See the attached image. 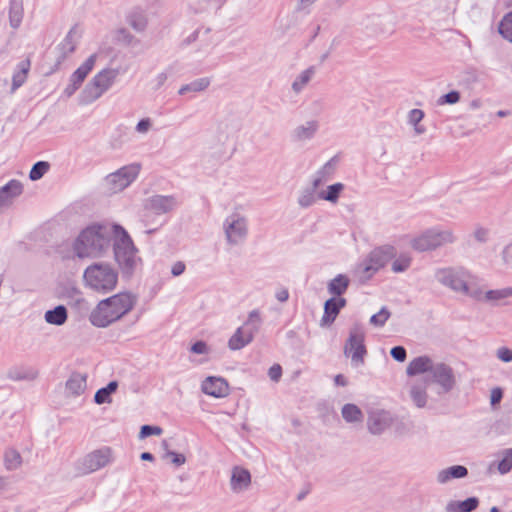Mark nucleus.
<instances>
[{
	"label": "nucleus",
	"mask_w": 512,
	"mask_h": 512,
	"mask_svg": "<svg viewBox=\"0 0 512 512\" xmlns=\"http://www.w3.org/2000/svg\"><path fill=\"white\" fill-rule=\"evenodd\" d=\"M512 297V287H505L501 289L483 291L482 289L475 287L471 293V298L497 305L503 300Z\"/></svg>",
	"instance_id": "obj_16"
},
{
	"label": "nucleus",
	"mask_w": 512,
	"mask_h": 512,
	"mask_svg": "<svg viewBox=\"0 0 512 512\" xmlns=\"http://www.w3.org/2000/svg\"><path fill=\"white\" fill-rule=\"evenodd\" d=\"M251 483V475L248 470L235 467L232 470L230 485L234 492L246 490Z\"/></svg>",
	"instance_id": "obj_24"
},
{
	"label": "nucleus",
	"mask_w": 512,
	"mask_h": 512,
	"mask_svg": "<svg viewBox=\"0 0 512 512\" xmlns=\"http://www.w3.org/2000/svg\"><path fill=\"white\" fill-rule=\"evenodd\" d=\"M318 130V122L315 120L307 121L303 125L297 126L293 130V138L297 141L311 139Z\"/></svg>",
	"instance_id": "obj_29"
},
{
	"label": "nucleus",
	"mask_w": 512,
	"mask_h": 512,
	"mask_svg": "<svg viewBox=\"0 0 512 512\" xmlns=\"http://www.w3.org/2000/svg\"><path fill=\"white\" fill-rule=\"evenodd\" d=\"M390 315V311L386 307H382L378 313L371 316L370 324L376 327H382L385 325Z\"/></svg>",
	"instance_id": "obj_47"
},
{
	"label": "nucleus",
	"mask_w": 512,
	"mask_h": 512,
	"mask_svg": "<svg viewBox=\"0 0 512 512\" xmlns=\"http://www.w3.org/2000/svg\"><path fill=\"white\" fill-rule=\"evenodd\" d=\"M339 312L340 310L335 304V297L328 299L324 304V314L320 321L321 326L331 325L335 321Z\"/></svg>",
	"instance_id": "obj_34"
},
{
	"label": "nucleus",
	"mask_w": 512,
	"mask_h": 512,
	"mask_svg": "<svg viewBox=\"0 0 512 512\" xmlns=\"http://www.w3.org/2000/svg\"><path fill=\"white\" fill-rule=\"evenodd\" d=\"M410 397L418 408H424L428 398L426 387L423 384H413L410 388Z\"/></svg>",
	"instance_id": "obj_39"
},
{
	"label": "nucleus",
	"mask_w": 512,
	"mask_h": 512,
	"mask_svg": "<svg viewBox=\"0 0 512 512\" xmlns=\"http://www.w3.org/2000/svg\"><path fill=\"white\" fill-rule=\"evenodd\" d=\"M185 268L186 266L182 261H177L173 264L171 268V274L175 277L180 276L185 271Z\"/></svg>",
	"instance_id": "obj_59"
},
{
	"label": "nucleus",
	"mask_w": 512,
	"mask_h": 512,
	"mask_svg": "<svg viewBox=\"0 0 512 512\" xmlns=\"http://www.w3.org/2000/svg\"><path fill=\"white\" fill-rule=\"evenodd\" d=\"M227 242L231 245H237L244 241L248 234L247 219L238 214L229 215L223 224Z\"/></svg>",
	"instance_id": "obj_13"
},
{
	"label": "nucleus",
	"mask_w": 512,
	"mask_h": 512,
	"mask_svg": "<svg viewBox=\"0 0 512 512\" xmlns=\"http://www.w3.org/2000/svg\"><path fill=\"white\" fill-rule=\"evenodd\" d=\"M344 190V185L342 183H335L327 187L326 191H322L319 194V198L329 201L331 203H336L340 196V193Z\"/></svg>",
	"instance_id": "obj_42"
},
{
	"label": "nucleus",
	"mask_w": 512,
	"mask_h": 512,
	"mask_svg": "<svg viewBox=\"0 0 512 512\" xmlns=\"http://www.w3.org/2000/svg\"><path fill=\"white\" fill-rule=\"evenodd\" d=\"M350 280L344 274H338L327 285L328 292L333 296H341L349 287Z\"/></svg>",
	"instance_id": "obj_32"
},
{
	"label": "nucleus",
	"mask_w": 512,
	"mask_h": 512,
	"mask_svg": "<svg viewBox=\"0 0 512 512\" xmlns=\"http://www.w3.org/2000/svg\"><path fill=\"white\" fill-rule=\"evenodd\" d=\"M201 390L209 396L223 398L229 394V385L222 377L209 376L202 382Z\"/></svg>",
	"instance_id": "obj_17"
},
{
	"label": "nucleus",
	"mask_w": 512,
	"mask_h": 512,
	"mask_svg": "<svg viewBox=\"0 0 512 512\" xmlns=\"http://www.w3.org/2000/svg\"><path fill=\"white\" fill-rule=\"evenodd\" d=\"M430 375L432 382L438 384L443 393H449L456 385L454 371L445 363H435Z\"/></svg>",
	"instance_id": "obj_14"
},
{
	"label": "nucleus",
	"mask_w": 512,
	"mask_h": 512,
	"mask_svg": "<svg viewBox=\"0 0 512 512\" xmlns=\"http://www.w3.org/2000/svg\"><path fill=\"white\" fill-rule=\"evenodd\" d=\"M502 396H503L502 390L500 388H494L491 391V398H490L491 404L495 405V404L499 403L502 399Z\"/></svg>",
	"instance_id": "obj_60"
},
{
	"label": "nucleus",
	"mask_w": 512,
	"mask_h": 512,
	"mask_svg": "<svg viewBox=\"0 0 512 512\" xmlns=\"http://www.w3.org/2000/svg\"><path fill=\"white\" fill-rule=\"evenodd\" d=\"M496 356L502 362L508 363L512 361V349L508 347H500L496 351Z\"/></svg>",
	"instance_id": "obj_53"
},
{
	"label": "nucleus",
	"mask_w": 512,
	"mask_h": 512,
	"mask_svg": "<svg viewBox=\"0 0 512 512\" xmlns=\"http://www.w3.org/2000/svg\"><path fill=\"white\" fill-rule=\"evenodd\" d=\"M268 376L272 381L278 382L282 376V367L279 364L272 365L268 370Z\"/></svg>",
	"instance_id": "obj_56"
},
{
	"label": "nucleus",
	"mask_w": 512,
	"mask_h": 512,
	"mask_svg": "<svg viewBox=\"0 0 512 512\" xmlns=\"http://www.w3.org/2000/svg\"><path fill=\"white\" fill-rule=\"evenodd\" d=\"M435 363L428 356H419L411 360L406 368L408 376H415L423 373H431Z\"/></svg>",
	"instance_id": "obj_22"
},
{
	"label": "nucleus",
	"mask_w": 512,
	"mask_h": 512,
	"mask_svg": "<svg viewBox=\"0 0 512 512\" xmlns=\"http://www.w3.org/2000/svg\"><path fill=\"white\" fill-rule=\"evenodd\" d=\"M191 352L195 354H207L209 353V347L204 341H197L191 346Z\"/></svg>",
	"instance_id": "obj_57"
},
{
	"label": "nucleus",
	"mask_w": 512,
	"mask_h": 512,
	"mask_svg": "<svg viewBox=\"0 0 512 512\" xmlns=\"http://www.w3.org/2000/svg\"><path fill=\"white\" fill-rule=\"evenodd\" d=\"M317 0H297V10H305L314 4Z\"/></svg>",
	"instance_id": "obj_64"
},
{
	"label": "nucleus",
	"mask_w": 512,
	"mask_h": 512,
	"mask_svg": "<svg viewBox=\"0 0 512 512\" xmlns=\"http://www.w3.org/2000/svg\"><path fill=\"white\" fill-rule=\"evenodd\" d=\"M315 74V68L313 66L302 71L293 81L292 90L298 94L300 93L310 82Z\"/></svg>",
	"instance_id": "obj_38"
},
{
	"label": "nucleus",
	"mask_w": 512,
	"mask_h": 512,
	"mask_svg": "<svg viewBox=\"0 0 512 512\" xmlns=\"http://www.w3.org/2000/svg\"><path fill=\"white\" fill-rule=\"evenodd\" d=\"M499 33L512 43V12L504 16L499 24Z\"/></svg>",
	"instance_id": "obj_44"
},
{
	"label": "nucleus",
	"mask_w": 512,
	"mask_h": 512,
	"mask_svg": "<svg viewBox=\"0 0 512 512\" xmlns=\"http://www.w3.org/2000/svg\"><path fill=\"white\" fill-rule=\"evenodd\" d=\"M377 271L379 270L371 265V263H368L366 259L358 268V273L363 280H369Z\"/></svg>",
	"instance_id": "obj_48"
},
{
	"label": "nucleus",
	"mask_w": 512,
	"mask_h": 512,
	"mask_svg": "<svg viewBox=\"0 0 512 512\" xmlns=\"http://www.w3.org/2000/svg\"><path fill=\"white\" fill-rule=\"evenodd\" d=\"M162 431V428L159 426L143 425L139 432V438L144 439L151 435H160Z\"/></svg>",
	"instance_id": "obj_51"
},
{
	"label": "nucleus",
	"mask_w": 512,
	"mask_h": 512,
	"mask_svg": "<svg viewBox=\"0 0 512 512\" xmlns=\"http://www.w3.org/2000/svg\"><path fill=\"white\" fill-rule=\"evenodd\" d=\"M23 2L22 0H10L9 23L14 29H17L23 19Z\"/></svg>",
	"instance_id": "obj_33"
},
{
	"label": "nucleus",
	"mask_w": 512,
	"mask_h": 512,
	"mask_svg": "<svg viewBox=\"0 0 512 512\" xmlns=\"http://www.w3.org/2000/svg\"><path fill=\"white\" fill-rule=\"evenodd\" d=\"M50 169V164L46 161H38L30 170L29 178L32 181H36L41 179Z\"/></svg>",
	"instance_id": "obj_43"
},
{
	"label": "nucleus",
	"mask_w": 512,
	"mask_h": 512,
	"mask_svg": "<svg viewBox=\"0 0 512 512\" xmlns=\"http://www.w3.org/2000/svg\"><path fill=\"white\" fill-rule=\"evenodd\" d=\"M317 189L318 188H314V186L312 185L311 187L305 188L300 192L297 202L301 208H308L316 202Z\"/></svg>",
	"instance_id": "obj_41"
},
{
	"label": "nucleus",
	"mask_w": 512,
	"mask_h": 512,
	"mask_svg": "<svg viewBox=\"0 0 512 512\" xmlns=\"http://www.w3.org/2000/svg\"><path fill=\"white\" fill-rule=\"evenodd\" d=\"M424 118V112L421 109H412L408 115L409 124H417Z\"/></svg>",
	"instance_id": "obj_55"
},
{
	"label": "nucleus",
	"mask_w": 512,
	"mask_h": 512,
	"mask_svg": "<svg viewBox=\"0 0 512 512\" xmlns=\"http://www.w3.org/2000/svg\"><path fill=\"white\" fill-rule=\"evenodd\" d=\"M87 387V375L73 372L65 384V391L68 396L77 397L83 394Z\"/></svg>",
	"instance_id": "obj_20"
},
{
	"label": "nucleus",
	"mask_w": 512,
	"mask_h": 512,
	"mask_svg": "<svg viewBox=\"0 0 512 512\" xmlns=\"http://www.w3.org/2000/svg\"><path fill=\"white\" fill-rule=\"evenodd\" d=\"M119 225H92L84 229L73 244L75 254L79 258L100 257L112 245L118 235Z\"/></svg>",
	"instance_id": "obj_1"
},
{
	"label": "nucleus",
	"mask_w": 512,
	"mask_h": 512,
	"mask_svg": "<svg viewBox=\"0 0 512 512\" xmlns=\"http://www.w3.org/2000/svg\"><path fill=\"white\" fill-rule=\"evenodd\" d=\"M364 341L363 327L360 324H354L349 331V337L344 346V354L351 357L354 366H360L364 363V357L367 353Z\"/></svg>",
	"instance_id": "obj_11"
},
{
	"label": "nucleus",
	"mask_w": 512,
	"mask_h": 512,
	"mask_svg": "<svg viewBox=\"0 0 512 512\" xmlns=\"http://www.w3.org/2000/svg\"><path fill=\"white\" fill-rule=\"evenodd\" d=\"M179 205V201L174 195H153L145 199L143 203V221L147 226L150 223V217L160 216L174 211Z\"/></svg>",
	"instance_id": "obj_9"
},
{
	"label": "nucleus",
	"mask_w": 512,
	"mask_h": 512,
	"mask_svg": "<svg viewBox=\"0 0 512 512\" xmlns=\"http://www.w3.org/2000/svg\"><path fill=\"white\" fill-rule=\"evenodd\" d=\"M395 248L391 245H385L375 248L367 256L366 260L376 269L380 270L385 264L395 256Z\"/></svg>",
	"instance_id": "obj_19"
},
{
	"label": "nucleus",
	"mask_w": 512,
	"mask_h": 512,
	"mask_svg": "<svg viewBox=\"0 0 512 512\" xmlns=\"http://www.w3.org/2000/svg\"><path fill=\"white\" fill-rule=\"evenodd\" d=\"M261 317L258 310L249 313L246 322L239 327L228 341V347L233 350H240L254 339L255 334L261 326Z\"/></svg>",
	"instance_id": "obj_8"
},
{
	"label": "nucleus",
	"mask_w": 512,
	"mask_h": 512,
	"mask_svg": "<svg viewBox=\"0 0 512 512\" xmlns=\"http://www.w3.org/2000/svg\"><path fill=\"white\" fill-rule=\"evenodd\" d=\"M68 318L67 309L64 305H58L52 310H48L44 314V319L48 324L61 326Z\"/></svg>",
	"instance_id": "obj_31"
},
{
	"label": "nucleus",
	"mask_w": 512,
	"mask_h": 512,
	"mask_svg": "<svg viewBox=\"0 0 512 512\" xmlns=\"http://www.w3.org/2000/svg\"><path fill=\"white\" fill-rule=\"evenodd\" d=\"M113 460V451L110 447H102L91 451L82 457L76 466V469L81 475H88L94 473L107 465Z\"/></svg>",
	"instance_id": "obj_10"
},
{
	"label": "nucleus",
	"mask_w": 512,
	"mask_h": 512,
	"mask_svg": "<svg viewBox=\"0 0 512 512\" xmlns=\"http://www.w3.org/2000/svg\"><path fill=\"white\" fill-rule=\"evenodd\" d=\"M457 236L451 228L432 227L413 237L410 246L418 252L435 251L443 246L452 245Z\"/></svg>",
	"instance_id": "obj_5"
},
{
	"label": "nucleus",
	"mask_w": 512,
	"mask_h": 512,
	"mask_svg": "<svg viewBox=\"0 0 512 512\" xmlns=\"http://www.w3.org/2000/svg\"><path fill=\"white\" fill-rule=\"evenodd\" d=\"M3 461L6 470L14 471L22 465V456L16 449L9 448L4 452Z\"/></svg>",
	"instance_id": "obj_36"
},
{
	"label": "nucleus",
	"mask_w": 512,
	"mask_h": 512,
	"mask_svg": "<svg viewBox=\"0 0 512 512\" xmlns=\"http://www.w3.org/2000/svg\"><path fill=\"white\" fill-rule=\"evenodd\" d=\"M151 120L149 118H144L140 120L136 125V131L141 134H145L151 128Z\"/></svg>",
	"instance_id": "obj_58"
},
{
	"label": "nucleus",
	"mask_w": 512,
	"mask_h": 512,
	"mask_svg": "<svg viewBox=\"0 0 512 512\" xmlns=\"http://www.w3.org/2000/svg\"><path fill=\"white\" fill-rule=\"evenodd\" d=\"M209 85H210L209 78H206V77L199 78V79H196L188 84L181 86V88L178 91V94L185 95L189 92H194V93L202 92V91L206 90Z\"/></svg>",
	"instance_id": "obj_40"
},
{
	"label": "nucleus",
	"mask_w": 512,
	"mask_h": 512,
	"mask_svg": "<svg viewBox=\"0 0 512 512\" xmlns=\"http://www.w3.org/2000/svg\"><path fill=\"white\" fill-rule=\"evenodd\" d=\"M167 79H168V75H167V73H165V72H161V73H159V74L156 76V78H155V83H156V84H155V88H156V89H158V88H160L161 86H163V85H164V83L167 81Z\"/></svg>",
	"instance_id": "obj_62"
},
{
	"label": "nucleus",
	"mask_w": 512,
	"mask_h": 512,
	"mask_svg": "<svg viewBox=\"0 0 512 512\" xmlns=\"http://www.w3.org/2000/svg\"><path fill=\"white\" fill-rule=\"evenodd\" d=\"M23 191V185L18 180H10L6 185L0 188V213L9 207L13 200Z\"/></svg>",
	"instance_id": "obj_18"
},
{
	"label": "nucleus",
	"mask_w": 512,
	"mask_h": 512,
	"mask_svg": "<svg viewBox=\"0 0 512 512\" xmlns=\"http://www.w3.org/2000/svg\"><path fill=\"white\" fill-rule=\"evenodd\" d=\"M118 75V69L101 70L81 92L80 103L87 105L100 98L112 86Z\"/></svg>",
	"instance_id": "obj_7"
},
{
	"label": "nucleus",
	"mask_w": 512,
	"mask_h": 512,
	"mask_svg": "<svg viewBox=\"0 0 512 512\" xmlns=\"http://www.w3.org/2000/svg\"><path fill=\"white\" fill-rule=\"evenodd\" d=\"M343 419L348 423H360L363 421L364 415L361 409L355 404H345L341 409Z\"/></svg>",
	"instance_id": "obj_35"
},
{
	"label": "nucleus",
	"mask_w": 512,
	"mask_h": 512,
	"mask_svg": "<svg viewBox=\"0 0 512 512\" xmlns=\"http://www.w3.org/2000/svg\"><path fill=\"white\" fill-rule=\"evenodd\" d=\"M126 22L129 26L138 33H142L146 30L148 25V18L144 10L136 7L131 9L126 14Z\"/></svg>",
	"instance_id": "obj_23"
},
{
	"label": "nucleus",
	"mask_w": 512,
	"mask_h": 512,
	"mask_svg": "<svg viewBox=\"0 0 512 512\" xmlns=\"http://www.w3.org/2000/svg\"><path fill=\"white\" fill-rule=\"evenodd\" d=\"M512 469V448L506 449L503 452V458L498 463V471L501 474H506Z\"/></svg>",
	"instance_id": "obj_46"
},
{
	"label": "nucleus",
	"mask_w": 512,
	"mask_h": 512,
	"mask_svg": "<svg viewBox=\"0 0 512 512\" xmlns=\"http://www.w3.org/2000/svg\"><path fill=\"white\" fill-rule=\"evenodd\" d=\"M114 257L122 274L130 277L141 263L137 249L128 235L121 227L113 242Z\"/></svg>",
	"instance_id": "obj_4"
},
{
	"label": "nucleus",
	"mask_w": 512,
	"mask_h": 512,
	"mask_svg": "<svg viewBox=\"0 0 512 512\" xmlns=\"http://www.w3.org/2000/svg\"><path fill=\"white\" fill-rule=\"evenodd\" d=\"M434 276L441 285L469 297L475 288L471 282V274L462 267L438 268Z\"/></svg>",
	"instance_id": "obj_6"
},
{
	"label": "nucleus",
	"mask_w": 512,
	"mask_h": 512,
	"mask_svg": "<svg viewBox=\"0 0 512 512\" xmlns=\"http://www.w3.org/2000/svg\"><path fill=\"white\" fill-rule=\"evenodd\" d=\"M76 48L75 31L71 29L62 42L58 45L59 56L57 63L60 64L67 56L72 54Z\"/></svg>",
	"instance_id": "obj_26"
},
{
	"label": "nucleus",
	"mask_w": 512,
	"mask_h": 512,
	"mask_svg": "<svg viewBox=\"0 0 512 512\" xmlns=\"http://www.w3.org/2000/svg\"><path fill=\"white\" fill-rule=\"evenodd\" d=\"M468 475V470L465 466L454 465L446 469H442L437 474V481L441 484H445L451 479L464 478Z\"/></svg>",
	"instance_id": "obj_25"
},
{
	"label": "nucleus",
	"mask_w": 512,
	"mask_h": 512,
	"mask_svg": "<svg viewBox=\"0 0 512 512\" xmlns=\"http://www.w3.org/2000/svg\"><path fill=\"white\" fill-rule=\"evenodd\" d=\"M140 169L139 163H132L110 173L104 180L107 189L112 193L124 190L137 178Z\"/></svg>",
	"instance_id": "obj_12"
},
{
	"label": "nucleus",
	"mask_w": 512,
	"mask_h": 512,
	"mask_svg": "<svg viewBox=\"0 0 512 512\" xmlns=\"http://www.w3.org/2000/svg\"><path fill=\"white\" fill-rule=\"evenodd\" d=\"M392 358L398 362H404L407 356L406 349L403 346H395L391 349Z\"/></svg>",
	"instance_id": "obj_54"
},
{
	"label": "nucleus",
	"mask_w": 512,
	"mask_h": 512,
	"mask_svg": "<svg viewBox=\"0 0 512 512\" xmlns=\"http://www.w3.org/2000/svg\"><path fill=\"white\" fill-rule=\"evenodd\" d=\"M411 257L408 255H400L396 258L391 266V269L394 273H401L406 271L411 265Z\"/></svg>",
	"instance_id": "obj_45"
},
{
	"label": "nucleus",
	"mask_w": 512,
	"mask_h": 512,
	"mask_svg": "<svg viewBox=\"0 0 512 512\" xmlns=\"http://www.w3.org/2000/svg\"><path fill=\"white\" fill-rule=\"evenodd\" d=\"M97 55H90L86 61L76 69V71L71 75L70 81L74 82L77 85H81L85 80L89 72L93 69L96 62Z\"/></svg>",
	"instance_id": "obj_28"
},
{
	"label": "nucleus",
	"mask_w": 512,
	"mask_h": 512,
	"mask_svg": "<svg viewBox=\"0 0 512 512\" xmlns=\"http://www.w3.org/2000/svg\"><path fill=\"white\" fill-rule=\"evenodd\" d=\"M136 302V296L130 292L117 293L97 304L90 314V322L95 327L105 328L128 314Z\"/></svg>",
	"instance_id": "obj_2"
},
{
	"label": "nucleus",
	"mask_w": 512,
	"mask_h": 512,
	"mask_svg": "<svg viewBox=\"0 0 512 512\" xmlns=\"http://www.w3.org/2000/svg\"><path fill=\"white\" fill-rule=\"evenodd\" d=\"M460 100V93L456 90L450 91L447 94L442 95L438 98L437 104L438 105H445V104H456Z\"/></svg>",
	"instance_id": "obj_49"
},
{
	"label": "nucleus",
	"mask_w": 512,
	"mask_h": 512,
	"mask_svg": "<svg viewBox=\"0 0 512 512\" xmlns=\"http://www.w3.org/2000/svg\"><path fill=\"white\" fill-rule=\"evenodd\" d=\"M479 505L477 497H469L464 501H451L447 504V512H472Z\"/></svg>",
	"instance_id": "obj_30"
},
{
	"label": "nucleus",
	"mask_w": 512,
	"mask_h": 512,
	"mask_svg": "<svg viewBox=\"0 0 512 512\" xmlns=\"http://www.w3.org/2000/svg\"><path fill=\"white\" fill-rule=\"evenodd\" d=\"M164 458H170L175 466H181L186 462V457L183 454L169 450L164 454Z\"/></svg>",
	"instance_id": "obj_52"
},
{
	"label": "nucleus",
	"mask_w": 512,
	"mask_h": 512,
	"mask_svg": "<svg viewBox=\"0 0 512 512\" xmlns=\"http://www.w3.org/2000/svg\"><path fill=\"white\" fill-rule=\"evenodd\" d=\"M394 422L392 414L385 410H374L369 412L367 418L368 431L373 435H380L387 430Z\"/></svg>",
	"instance_id": "obj_15"
},
{
	"label": "nucleus",
	"mask_w": 512,
	"mask_h": 512,
	"mask_svg": "<svg viewBox=\"0 0 512 512\" xmlns=\"http://www.w3.org/2000/svg\"><path fill=\"white\" fill-rule=\"evenodd\" d=\"M503 261L507 264L512 262V245L505 247L502 253Z\"/></svg>",
	"instance_id": "obj_63"
},
{
	"label": "nucleus",
	"mask_w": 512,
	"mask_h": 512,
	"mask_svg": "<svg viewBox=\"0 0 512 512\" xmlns=\"http://www.w3.org/2000/svg\"><path fill=\"white\" fill-rule=\"evenodd\" d=\"M116 39L124 45H131L135 41V37L125 28L117 30Z\"/></svg>",
	"instance_id": "obj_50"
},
{
	"label": "nucleus",
	"mask_w": 512,
	"mask_h": 512,
	"mask_svg": "<svg viewBox=\"0 0 512 512\" xmlns=\"http://www.w3.org/2000/svg\"><path fill=\"white\" fill-rule=\"evenodd\" d=\"M488 231L484 228H478L474 232V237L479 242H485L487 240Z\"/></svg>",
	"instance_id": "obj_61"
},
{
	"label": "nucleus",
	"mask_w": 512,
	"mask_h": 512,
	"mask_svg": "<svg viewBox=\"0 0 512 512\" xmlns=\"http://www.w3.org/2000/svg\"><path fill=\"white\" fill-rule=\"evenodd\" d=\"M118 388L117 381H111L106 387L100 388L94 395V401L96 404L111 403V394L114 393Z\"/></svg>",
	"instance_id": "obj_37"
},
{
	"label": "nucleus",
	"mask_w": 512,
	"mask_h": 512,
	"mask_svg": "<svg viewBox=\"0 0 512 512\" xmlns=\"http://www.w3.org/2000/svg\"><path fill=\"white\" fill-rule=\"evenodd\" d=\"M31 62L29 59L22 60L18 65L16 71L13 73L12 77V92L16 91L19 87H21L28 76L30 71Z\"/></svg>",
	"instance_id": "obj_27"
},
{
	"label": "nucleus",
	"mask_w": 512,
	"mask_h": 512,
	"mask_svg": "<svg viewBox=\"0 0 512 512\" xmlns=\"http://www.w3.org/2000/svg\"><path fill=\"white\" fill-rule=\"evenodd\" d=\"M338 162L339 158L337 156H333L316 172L312 180L314 188L320 187L332 178L337 169Z\"/></svg>",
	"instance_id": "obj_21"
},
{
	"label": "nucleus",
	"mask_w": 512,
	"mask_h": 512,
	"mask_svg": "<svg viewBox=\"0 0 512 512\" xmlns=\"http://www.w3.org/2000/svg\"><path fill=\"white\" fill-rule=\"evenodd\" d=\"M85 285L91 290L107 294L113 291L118 283V272L111 264L97 262L89 265L83 273Z\"/></svg>",
	"instance_id": "obj_3"
}]
</instances>
